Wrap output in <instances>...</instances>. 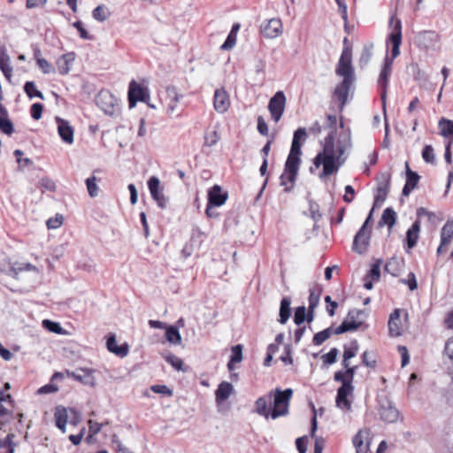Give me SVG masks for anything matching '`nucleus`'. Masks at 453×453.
<instances>
[{"mask_svg": "<svg viewBox=\"0 0 453 453\" xmlns=\"http://www.w3.org/2000/svg\"><path fill=\"white\" fill-rule=\"evenodd\" d=\"M352 146L350 131L347 130L341 133L334 142V130L325 138L323 149L313 159V165L319 168L323 166L319 178L324 179L331 174L337 173L340 167L345 163L348 155L347 152Z\"/></svg>", "mask_w": 453, "mask_h": 453, "instance_id": "obj_1", "label": "nucleus"}, {"mask_svg": "<svg viewBox=\"0 0 453 453\" xmlns=\"http://www.w3.org/2000/svg\"><path fill=\"white\" fill-rule=\"evenodd\" d=\"M293 395L291 388H276L267 395L258 397L255 402V411L265 417L276 419L288 413L289 403Z\"/></svg>", "mask_w": 453, "mask_h": 453, "instance_id": "obj_2", "label": "nucleus"}, {"mask_svg": "<svg viewBox=\"0 0 453 453\" xmlns=\"http://www.w3.org/2000/svg\"><path fill=\"white\" fill-rule=\"evenodd\" d=\"M351 60V51L348 49L343 50L335 69L336 75L342 78L334 91V95L339 102L340 110L344 108L355 89L356 75Z\"/></svg>", "mask_w": 453, "mask_h": 453, "instance_id": "obj_3", "label": "nucleus"}, {"mask_svg": "<svg viewBox=\"0 0 453 453\" xmlns=\"http://www.w3.org/2000/svg\"><path fill=\"white\" fill-rule=\"evenodd\" d=\"M343 367L346 369L344 372L338 371L334 375V380L342 383V386L337 390L335 402L338 408L349 411L351 409V403L348 399V396L351 395L354 391L352 382L357 366H351L350 364L348 363V366Z\"/></svg>", "mask_w": 453, "mask_h": 453, "instance_id": "obj_4", "label": "nucleus"}, {"mask_svg": "<svg viewBox=\"0 0 453 453\" xmlns=\"http://www.w3.org/2000/svg\"><path fill=\"white\" fill-rule=\"evenodd\" d=\"M365 314L361 310H351L349 311L343 322L334 330V334H341L349 331L358 329L364 323Z\"/></svg>", "mask_w": 453, "mask_h": 453, "instance_id": "obj_5", "label": "nucleus"}, {"mask_svg": "<svg viewBox=\"0 0 453 453\" xmlns=\"http://www.w3.org/2000/svg\"><path fill=\"white\" fill-rule=\"evenodd\" d=\"M95 100L96 105L107 115L112 116L119 110L118 99L108 90H101Z\"/></svg>", "mask_w": 453, "mask_h": 453, "instance_id": "obj_6", "label": "nucleus"}, {"mask_svg": "<svg viewBox=\"0 0 453 453\" xmlns=\"http://www.w3.org/2000/svg\"><path fill=\"white\" fill-rule=\"evenodd\" d=\"M286 102L287 98L282 91L276 92L274 96L270 99L268 104V110L274 122L277 123L281 119L285 111Z\"/></svg>", "mask_w": 453, "mask_h": 453, "instance_id": "obj_7", "label": "nucleus"}, {"mask_svg": "<svg viewBox=\"0 0 453 453\" xmlns=\"http://www.w3.org/2000/svg\"><path fill=\"white\" fill-rule=\"evenodd\" d=\"M13 401L9 393L0 389V427L12 418Z\"/></svg>", "mask_w": 453, "mask_h": 453, "instance_id": "obj_8", "label": "nucleus"}, {"mask_svg": "<svg viewBox=\"0 0 453 453\" xmlns=\"http://www.w3.org/2000/svg\"><path fill=\"white\" fill-rule=\"evenodd\" d=\"M148 188L152 198L157 202L158 207L165 209L168 200L164 195L159 179L156 176L150 177L148 180Z\"/></svg>", "mask_w": 453, "mask_h": 453, "instance_id": "obj_9", "label": "nucleus"}, {"mask_svg": "<svg viewBox=\"0 0 453 453\" xmlns=\"http://www.w3.org/2000/svg\"><path fill=\"white\" fill-rule=\"evenodd\" d=\"M370 239L371 229L361 227L354 237L352 243L353 251L358 254H364L368 249Z\"/></svg>", "mask_w": 453, "mask_h": 453, "instance_id": "obj_10", "label": "nucleus"}, {"mask_svg": "<svg viewBox=\"0 0 453 453\" xmlns=\"http://www.w3.org/2000/svg\"><path fill=\"white\" fill-rule=\"evenodd\" d=\"M415 42L419 48L435 50L439 42V35L433 31H423L416 35Z\"/></svg>", "mask_w": 453, "mask_h": 453, "instance_id": "obj_11", "label": "nucleus"}, {"mask_svg": "<svg viewBox=\"0 0 453 453\" xmlns=\"http://www.w3.org/2000/svg\"><path fill=\"white\" fill-rule=\"evenodd\" d=\"M181 98L182 95L179 93L175 87L166 88L165 95L162 102L166 105V112L168 115H173L176 112L178 104Z\"/></svg>", "mask_w": 453, "mask_h": 453, "instance_id": "obj_12", "label": "nucleus"}, {"mask_svg": "<svg viewBox=\"0 0 453 453\" xmlns=\"http://www.w3.org/2000/svg\"><path fill=\"white\" fill-rule=\"evenodd\" d=\"M148 97L149 94L146 88L134 81L129 83L128 102L130 108H134L137 101L147 102Z\"/></svg>", "mask_w": 453, "mask_h": 453, "instance_id": "obj_13", "label": "nucleus"}, {"mask_svg": "<svg viewBox=\"0 0 453 453\" xmlns=\"http://www.w3.org/2000/svg\"><path fill=\"white\" fill-rule=\"evenodd\" d=\"M379 412L380 418L388 423L395 422L399 417V411L388 398L380 400Z\"/></svg>", "mask_w": 453, "mask_h": 453, "instance_id": "obj_14", "label": "nucleus"}, {"mask_svg": "<svg viewBox=\"0 0 453 453\" xmlns=\"http://www.w3.org/2000/svg\"><path fill=\"white\" fill-rule=\"evenodd\" d=\"M372 442L371 430L365 428L359 430L353 439L356 453H367Z\"/></svg>", "mask_w": 453, "mask_h": 453, "instance_id": "obj_15", "label": "nucleus"}, {"mask_svg": "<svg viewBox=\"0 0 453 453\" xmlns=\"http://www.w3.org/2000/svg\"><path fill=\"white\" fill-rule=\"evenodd\" d=\"M93 370L88 368H81L75 372H70L67 371V376L70 378H73V380L89 386V387H95L96 386V378L93 375Z\"/></svg>", "mask_w": 453, "mask_h": 453, "instance_id": "obj_16", "label": "nucleus"}, {"mask_svg": "<svg viewBox=\"0 0 453 453\" xmlns=\"http://www.w3.org/2000/svg\"><path fill=\"white\" fill-rule=\"evenodd\" d=\"M261 33L266 38H276L282 33V23L279 19H271L261 26Z\"/></svg>", "mask_w": 453, "mask_h": 453, "instance_id": "obj_17", "label": "nucleus"}, {"mask_svg": "<svg viewBox=\"0 0 453 453\" xmlns=\"http://www.w3.org/2000/svg\"><path fill=\"white\" fill-rule=\"evenodd\" d=\"M389 42L392 43V58H395L400 54V45L402 43V21L398 19L395 20L393 32L389 35Z\"/></svg>", "mask_w": 453, "mask_h": 453, "instance_id": "obj_18", "label": "nucleus"}, {"mask_svg": "<svg viewBox=\"0 0 453 453\" xmlns=\"http://www.w3.org/2000/svg\"><path fill=\"white\" fill-rule=\"evenodd\" d=\"M213 106L217 112L225 113L230 106V99L224 88L215 90Z\"/></svg>", "mask_w": 453, "mask_h": 453, "instance_id": "obj_19", "label": "nucleus"}, {"mask_svg": "<svg viewBox=\"0 0 453 453\" xmlns=\"http://www.w3.org/2000/svg\"><path fill=\"white\" fill-rule=\"evenodd\" d=\"M56 121L58 123V132L61 139L65 142L72 144L73 142V129L69 122L58 117L56 118Z\"/></svg>", "mask_w": 453, "mask_h": 453, "instance_id": "obj_20", "label": "nucleus"}, {"mask_svg": "<svg viewBox=\"0 0 453 453\" xmlns=\"http://www.w3.org/2000/svg\"><path fill=\"white\" fill-rule=\"evenodd\" d=\"M227 199V194L222 193L221 187L214 185L208 192V204L221 206Z\"/></svg>", "mask_w": 453, "mask_h": 453, "instance_id": "obj_21", "label": "nucleus"}, {"mask_svg": "<svg viewBox=\"0 0 453 453\" xmlns=\"http://www.w3.org/2000/svg\"><path fill=\"white\" fill-rule=\"evenodd\" d=\"M0 70L6 80L11 81L13 73V67L11 63V58L4 47H0Z\"/></svg>", "mask_w": 453, "mask_h": 453, "instance_id": "obj_22", "label": "nucleus"}, {"mask_svg": "<svg viewBox=\"0 0 453 453\" xmlns=\"http://www.w3.org/2000/svg\"><path fill=\"white\" fill-rule=\"evenodd\" d=\"M107 349L117 355L118 357H124L127 356L129 351V346L127 343H124L121 346L117 345L116 336L115 334H110L107 342H106Z\"/></svg>", "mask_w": 453, "mask_h": 453, "instance_id": "obj_23", "label": "nucleus"}, {"mask_svg": "<svg viewBox=\"0 0 453 453\" xmlns=\"http://www.w3.org/2000/svg\"><path fill=\"white\" fill-rule=\"evenodd\" d=\"M234 392V387L230 382L223 381L215 392V401L217 404L225 402Z\"/></svg>", "mask_w": 453, "mask_h": 453, "instance_id": "obj_24", "label": "nucleus"}, {"mask_svg": "<svg viewBox=\"0 0 453 453\" xmlns=\"http://www.w3.org/2000/svg\"><path fill=\"white\" fill-rule=\"evenodd\" d=\"M75 59V54L73 52H68L62 55L57 60V66L58 72L62 75L67 74L71 70V65Z\"/></svg>", "mask_w": 453, "mask_h": 453, "instance_id": "obj_25", "label": "nucleus"}, {"mask_svg": "<svg viewBox=\"0 0 453 453\" xmlns=\"http://www.w3.org/2000/svg\"><path fill=\"white\" fill-rule=\"evenodd\" d=\"M391 73H392V71L388 70V68H387V69L382 68L380 71V73L379 75V79H378V85L381 88L380 97H381L384 111L386 109L387 88H388V80L391 75Z\"/></svg>", "mask_w": 453, "mask_h": 453, "instance_id": "obj_26", "label": "nucleus"}, {"mask_svg": "<svg viewBox=\"0 0 453 453\" xmlns=\"http://www.w3.org/2000/svg\"><path fill=\"white\" fill-rule=\"evenodd\" d=\"M400 310H395L389 316L388 319V332L390 336L398 337L402 334L401 327L399 326Z\"/></svg>", "mask_w": 453, "mask_h": 453, "instance_id": "obj_27", "label": "nucleus"}, {"mask_svg": "<svg viewBox=\"0 0 453 453\" xmlns=\"http://www.w3.org/2000/svg\"><path fill=\"white\" fill-rule=\"evenodd\" d=\"M56 426L63 433H65L66 423L68 420V411L65 407L58 406L56 408L55 413Z\"/></svg>", "mask_w": 453, "mask_h": 453, "instance_id": "obj_28", "label": "nucleus"}, {"mask_svg": "<svg viewBox=\"0 0 453 453\" xmlns=\"http://www.w3.org/2000/svg\"><path fill=\"white\" fill-rule=\"evenodd\" d=\"M419 231L420 222L418 219H417L406 233L407 244L409 249H412L417 244Z\"/></svg>", "mask_w": 453, "mask_h": 453, "instance_id": "obj_29", "label": "nucleus"}, {"mask_svg": "<svg viewBox=\"0 0 453 453\" xmlns=\"http://www.w3.org/2000/svg\"><path fill=\"white\" fill-rule=\"evenodd\" d=\"M291 299L290 297H283L280 302V319L279 322L280 324H286L288 320L290 314H291Z\"/></svg>", "mask_w": 453, "mask_h": 453, "instance_id": "obj_30", "label": "nucleus"}, {"mask_svg": "<svg viewBox=\"0 0 453 453\" xmlns=\"http://www.w3.org/2000/svg\"><path fill=\"white\" fill-rule=\"evenodd\" d=\"M318 423L316 416H314L311 419V434L313 438H315V444H314V453H322L326 441L323 437L316 436V430H317Z\"/></svg>", "mask_w": 453, "mask_h": 453, "instance_id": "obj_31", "label": "nucleus"}, {"mask_svg": "<svg viewBox=\"0 0 453 453\" xmlns=\"http://www.w3.org/2000/svg\"><path fill=\"white\" fill-rule=\"evenodd\" d=\"M396 221V213L391 208H387L384 210L381 219L379 221V226H382L383 225H387L389 229H391Z\"/></svg>", "mask_w": 453, "mask_h": 453, "instance_id": "obj_32", "label": "nucleus"}, {"mask_svg": "<svg viewBox=\"0 0 453 453\" xmlns=\"http://www.w3.org/2000/svg\"><path fill=\"white\" fill-rule=\"evenodd\" d=\"M300 163V157L288 155L284 169H286V171L290 172L291 177H296Z\"/></svg>", "mask_w": 453, "mask_h": 453, "instance_id": "obj_33", "label": "nucleus"}, {"mask_svg": "<svg viewBox=\"0 0 453 453\" xmlns=\"http://www.w3.org/2000/svg\"><path fill=\"white\" fill-rule=\"evenodd\" d=\"M453 238V220H448L441 232V246H447L450 243Z\"/></svg>", "mask_w": 453, "mask_h": 453, "instance_id": "obj_34", "label": "nucleus"}, {"mask_svg": "<svg viewBox=\"0 0 453 453\" xmlns=\"http://www.w3.org/2000/svg\"><path fill=\"white\" fill-rule=\"evenodd\" d=\"M111 15L109 8L104 4H100L96 7L92 12V17L94 19L104 22Z\"/></svg>", "mask_w": 453, "mask_h": 453, "instance_id": "obj_35", "label": "nucleus"}, {"mask_svg": "<svg viewBox=\"0 0 453 453\" xmlns=\"http://www.w3.org/2000/svg\"><path fill=\"white\" fill-rule=\"evenodd\" d=\"M440 134L448 138L453 137V120L446 119L442 118L438 124Z\"/></svg>", "mask_w": 453, "mask_h": 453, "instance_id": "obj_36", "label": "nucleus"}, {"mask_svg": "<svg viewBox=\"0 0 453 453\" xmlns=\"http://www.w3.org/2000/svg\"><path fill=\"white\" fill-rule=\"evenodd\" d=\"M242 360V347L238 344L232 348V354L230 357V361L227 364V368L229 371L234 369V363H240Z\"/></svg>", "mask_w": 453, "mask_h": 453, "instance_id": "obj_37", "label": "nucleus"}, {"mask_svg": "<svg viewBox=\"0 0 453 453\" xmlns=\"http://www.w3.org/2000/svg\"><path fill=\"white\" fill-rule=\"evenodd\" d=\"M165 338L166 340L173 344L178 345L180 344L181 342V336L180 334V332L175 326H170L168 327H165Z\"/></svg>", "mask_w": 453, "mask_h": 453, "instance_id": "obj_38", "label": "nucleus"}, {"mask_svg": "<svg viewBox=\"0 0 453 453\" xmlns=\"http://www.w3.org/2000/svg\"><path fill=\"white\" fill-rule=\"evenodd\" d=\"M334 330L333 327H328L323 331L317 333L313 337V343L317 346L324 343L330 336L334 334Z\"/></svg>", "mask_w": 453, "mask_h": 453, "instance_id": "obj_39", "label": "nucleus"}, {"mask_svg": "<svg viewBox=\"0 0 453 453\" xmlns=\"http://www.w3.org/2000/svg\"><path fill=\"white\" fill-rule=\"evenodd\" d=\"M0 130L8 135H11L14 131L13 125L8 119L7 111L4 114L0 113Z\"/></svg>", "mask_w": 453, "mask_h": 453, "instance_id": "obj_40", "label": "nucleus"}, {"mask_svg": "<svg viewBox=\"0 0 453 453\" xmlns=\"http://www.w3.org/2000/svg\"><path fill=\"white\" fill-rule=\"evenodd\" d=\"M24 91L29 98L38 97L42 100L44 99L42 93L37 90L34 81H27L24 85Z\"/></svg>", "mask_w": 453, "mask_h": 453, "instance_id": "obj_41", "label": "nucleus"}, {"mask_svg": "<svg viewBox=\"0 0 453 453\" xmlns=\"http://www.w3.org/2000/svg\"><path fill=\"white\" fill-rule=\"evenodd\" d=\"M96 177L91 176L86 180V187L90 197L94 198L99 195V187L96 184Z\"/></svg>", "mask_w": 453, "mask_h": 453, "instance_id": "obj_42", "label": "nucleus"}, {"mask_svg": "<svg viewBox=\"0 0 453 453\" xmlns=\"http://www.w3.org/2000/svg\"><path fill=\"white\" fill-rule=\"evenodd\" d=\"M296 177H291L290 172L286 171V169H284V172L280 175V185L282 187H284L285 191L288 192L292 189V188L294 186V182L296 180Z\"/></svg>", "mask_w": 453, "mask_h": 453, "instance_id": "obj_43", "label": "nucleus"}, {"mask_svg": "<svg viewBox=\"0 0 453 453\" xmlns=\"http://www.w3.org/2000/svg\"><path fill=\"white\" fill-rule=\"evenodd\" d=\"M406 166V184L411 186V188H416L418 180H419V175L411 171L409 167V164L405 163Z\"/></svg>", "mask_w": 453, "mask_h": 453, "instance_id": "obj_44", "label": "nucleus"}, {"mask_svg": "<svg viewBox=\"0 0 453 453\" xmlns=\"http://www.w3.org/2000/svg\"><path fill=\"white\" fill-rule=\"evenodd\" d=\"M385 270L393 276H397L400 272L398 260L395 257L389 259L385 265Z\"/></svg>", "mask_w": 453, "mask_h": 453, "instance_id": "obj_45", "label": "nucleus"}, {"mask_svg": "<svg viewBox=\"0 0 453 453\" xmlns=\"http://www.w3.org/2000/svg\"><path fill=\"white\" fill-rule=\"evenodd\" d=\"M372 44H366L362 51L361 57H360V64L363 65H366L369 61L371 60V58L372 56Z\"/></svg>", "mask_w": 453, "mask_h": 453, "instance_id": "obj_46", "label": "nucleus"}, {"mask_svg": "<svg viewBox=\"0 0 453 453\" xmlns=\"http://www.w3.org/2000/svg\"><path fill=\"white\" fill-rule=\"evenodd\" d=\"M380 265L381 260H377L376 263L372 264L366 277L372 279L374 281H378L380 277Z\"/></svg>", "mask_w": 453, "mask_h": 453, "instance_id": "obj_47", "label": "nucleus"}, {"mask_svg": "<svg viewBox=\"0 0 453 453\" xmlns=\"http://www.w3.org/2000/svg\"><path fill=\"white\" fill-rule=\"evenodd\" d=\"M39 188H41L42 192L44 191H55L56 189V184L55 182L50 180V178L44 177L42 178L39 180Z\"/></svg>", "mask_w": 453, "mask_h": 453, "instance_id": "obj_48", "label": "nucleus"}, {"mask_svg": "<svg viewBox=\"0 0 453 453\" xmlns=\"http://www.w3.org/2000/svg\"><path fill=\"white\" fill-rule=\"evenodd\" d=\"M306 319V308L304 306H299L296 309L294 315V322L300 326Z\"/></svg>", "mask_w": 453, "mask_h": 453, "instance_id": "obj_49", "label": "nucleus"}, {"mask_svg": "<svg viewBox=\"0 0 453 453\" xmlns=\"http://www.w3.org/2000/svg\"><path fill=\"white\" fill-rule=\"evenodd\" d=\"M165 359L177 371H180L182 369L183 362L178 357L169 354L165 357Z\"/></svg>", "mask_w": 453, "mask_h": 453, "instance_id": "obj_50", "label": "nucleus"}, {"mask_svg": "<svg viewBox=\"0 0 453 453\" xmlns=\"http://www.w3.org/2000/svg\"><path fill=\"white\" fill-rule=\"evenodd\" d=\"M36 63L43 73H51L54 72V67L45 58H39L36 59Z\"/></svg>", "mask_w": 453, "mask_h": 453, "instance_id": "obj_51", "label": "nucleus"}, {"mask_svg": "<svg viewBox=\"0 0 453 453\" xmlns=\"http://www.w3.org/2000/svg\"><path fill=\"white\" fill-rule=\"evenodd\" d=\"M339 351L336 348H333L330 351L322 356V359L325 364L333 365L336 362L337 355Z\"/></svg>", "mask_w": 453, "mask_h": 453, "instance_id": "obj_52", "label": "nucleus"}, {"mask_svg": "<svg viewBox=\"0 0 453 453\" xmlns=\"http://www.w3.org/2000/svg\"><path fill=\"white\" fill-rule=\"evenodd\" d=\"M335 2L338 5V12L341 14L345 26H347V24H348V7L345 3V0H335Z\"/></svg>", "mask_w": 453, "mask_h": 453, "instance_id": "obj_53", "label": "nucleus"}, {"mask_svg": "<svg viewBox=\"0 0 453 453\" xmlns=\"http://www.w3.org/2000/svg\"><path fill=\"white\" fill-rule=\"evenodd\" d=\"M422 157L427 163H434L435 157L434 149L431 145H426L422 151Z\"/></svg>", "mask_w": 453, "mask_h": 453, "instance_id": "obj_54", "label": "nucleus"}, {"mask_svg": "<svg viewBox=\"0 0 453 453\" xmlns=\"http://www.w3.org/2000/svg\"><path fill=\"white\" fill-rule=\"evenodd\" d=\"M73 26L78 30L81 38L84 40H91L93 38L92 35H90L89 33L85 29L81 21H75Z\"/></svg>", "mask_w": 453, "mask_h": 453, "instance_id": "obj_55", "label": "nucleus"}, {"mask_svg": "<svg viewBox=\"0 0 453 453\" xmlns=\"http://www.w3.org/2000/svg\"><path fill=\"white\" fill-rule=\"evenodd\" d=\"M235 43H236V35H234V33H229L226 40L221 45L220 48L223 50H230L234 47Z\"/></svg>", "mask_w": 453, "mask_h": 453, "instance_id": "obj_56", "label": "nucleus"}, {"mask_svg": "<svg viewBox=\"0 0 453 453\" xmlns=\"http://www.w3.org/2000/svg\"><path fill=\"white\" fill-rule=\"evenodd\" d=\"M219 140V135L217 131H212L208 133L204 136V143L205 145L211 147L215 145Z\"/></svg>", "mask_w": 453, "mask_h": 453, "instance_id": "obj_57", "label": "nucleus"}, {"mask_svg": "<svg viewBox=\"0 0 453 453\" xmlns=\"http://www.w3.org/2000/svg\"><path fill=\"white\" fill-rule=\"evenodd\" d=\"M357 348H345L343 352L342 366H348L349 359L354 357L357 354Z\"/></svg>", "mask_w": 453, "mask_h": 453, "instance_id": "obj_58", "label": "nucleus"}, {"mask_svg": "<svg viewBox=\"0 0 453 453\" xmlns=\"http://www.w3.org/2000/svg\"><path fill=\"white\" fill-rule=\"evenodd\" d=\"M42 325L45 328L53 333L60 334L62 331V327L58 323L50 321L49 319H44L42 321Z\"/></svg>", "mask_w": 453, "mask_h": 453, "instance_id": "obj_59", "label": "nucleus"}, {"mask_svg": "<svg viewBox=\"0 0 453 453\" xmlns=\"http://www.w3.org/2000/svg\"><path fill=\"white\" fill-rule=\"evenodd\" d=\"M43 106L39 103H35L31 106V116L33 119L38 120L42 118Z\"/></svg>", "mask_w": 453, "mask_h": 453, "instance_id": "obj_60", "label": "nucleus"}, {"mask_svg": "<svg viewBox=\"0 0 453 453\" xmlns=\"http://www.w3.org/2000/svg\"><path fill=\"white\" fill-rule=\"evenodd\" d=\"M150 388L157 394H162L169 396L173 395V391L165 385H153Z\"/></svg>", "mask_w": 453, "mask_h": 453, "instance_id": "obj_61", "label": "nucleus"}, {"mask_svg": "<svg viewBox=\"0 0 453 453\" xmlns=\"http://www.w3.org/2000/svg\"><path fill=\"white\" fill-rule=\"evenodd\" d=\"M63 223L62 216L50 218L47 220L46 225L49 229H56L58 228Z\"/></svg>", "mask_w": 453, "mask_h": 453, "instance_id": "obj_62", "label": "nucleus"}, {"mask_svg": "<svg viewBox=\"0 0 453 453\" xmlns=\"http://www.w3.org/2000/svg\"><path fill=\"white\" fill-rule=\"evenodd\" d=\"M296 449L299 453H306L307 451V437H299L296 441Z\"/></svg>", "mask_w": 453, "mask_h": 453, "instance_id": "obj_63", "label": "nucleus"}, {"mask_svg": "<svg viewBox=\"0 0 453 453\" xmlns=\"http://www.w3.org/2000/svg\"><path fill=\"white\" fill-rule=\"evenodd\" d=\"M444 352L445 355L449 357V359L452 362L453 365V337L447 341L445 344Z\"/></svg>", "mask_w": 453, "mask_h": 453, "instance_id": "obj_64", "label": "nucleus"}]
</instances>
